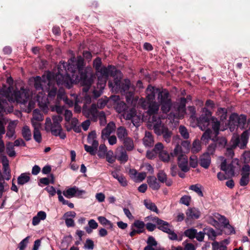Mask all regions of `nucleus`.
Returning a JSON list of instances; mask_svg holds the SVG:
<instances>
[{
  "label": "nucleus",
  "instance_id": "obj_1",
  "mask_svg": "<svg viewBox=\"0 0 250 250\" xmlns=\"http://www.w3.org/2000/svg\"><path fill=\"white\" fill-rule=\"evenodd\" d=\"M84 62L83 58L79 56L75 58H71L68 61L67 68L64 62H61L58 67V72L56 75L58 85H64L70 88L73 83L81 82L85 86L83 91L86 93L92 84L94 76L91 71L90 68L83 69Z\"/></svg>",
  "mask_w": 250,
  "mask_h": 250
},
{
  "label": "nucleus",
  "instance_id": "obj_2",
  "mask_svg": "<svg viewBox=\"0 0 250 250\" xmlns=\"http://www.w3.org/2000/svg\"><path fill=\"white\" fill-rule=\"evenodd\" d=\"M12 87L3 85L0 87V114L2 113H10L13 111V106L10 103L16 102L24 104L29 98L28 92L23 88L20 90L11 93Z\"/></svg>",
  "mask_w": 250,
  "mask_h": 250
},
{
  "label": "nucleus",
  "instance_id": "obj_3",
  "mask_svg": "<svg viewBox=\"0 0 250 250\" xmlns=\"http://www.w3.org/2000/svg\"><path fill=\"white\" fill-rule=\"evenodd\" d=\"M211 116V112L204 107L202 109V115L197 119L199 127L202 130H205L201 137V140L205 143H207L209 140L212 139L211 137L212 131L208 128L210 125L215 132V136H217L219 134L220 123L216 118Z\"/></svg>",
  "mask_w": 250,
  "mask_h": 250
},
{
  "label": "nucleus",
  "instance_id": "obj_4",
  "mask_svg": "<svg viewBox=\"0 0 250 250\" xmlns=\"http://www.w3.org/2000/svg\"><path fill=\"white\" fill-rule=\"evenodd\" d=\"M102 61L100 58H97L93 61V66L96 70V75L98 77V83L97 87L93 90V95L95 98L100 97L104 88L106 81L109 76L113 75V73L116 70L115 68L112 65L107 67H101Z\"/></svg>",
  "mask_w": 250,
  "mask_h": 250
},
{
  "label": "nucleus",
  "instance_id": "obj_5",
  "mask_svg": "<svg viewBox=\"0 0 250 250\" xmlns=\"http://www.w3.org/2000/svg\"><path fill=\"white\" fill-rule=\"evenodd\" d=\"M34 86L37 90H42L48 92L49 98H54L56 94L57 88L53 80L51 79L50 75H43L42 77L37 76L34 79Z\"/></svg>",
  "mask_w": 250,
  "mask_h": 250
},
{
  "label": "nucleus",
  "instance_id": "obj_6",
  "mask_svg": "<svg viewBox=\"0 0 250 250\" xmlns=\"http://www.w3.org/2000/svg\"><path fill=\"white\" fill-rule=\"evenodd\" d=\"M112 76L114 77V82L112 83L111 81H109L108 86L113 92H117L120 91L123 94H125L129 89L135 90L134 87L130 85L129 80L126 79L123 82L121 81L122 76L120 71L117 70H115Z\"/></svg>",
  "mask_w": 250,
  "mask_h": 250
},
{
  "label": "nucleus",
  "instance_id": "obj_7",
  "mask_svg": "<svg viewBox=\"0 0 250 250\" xmlns=\"http://www.w3.org/2000/svg\"><path fill=\"white\" fill-rule=\"evenodd\" d=\"M62 120V117L61 115L53 116L52 121L50 118H46L44 126L45 130L47 132H51L54 136H59L61 139H64L66 138V134L62 131L61 125Z\"/></svg>",
  "mask_w": 250,
  "mask_h": 250
},
{
  "label": "nucleus",
  "instance_id": "obj_8",
  "mask_svg": "<svg viewBox=\"0 0 250 250\" xmlns=\"http://www.w3.org/2000/svg\"><path fill=\"white\" fill-rule=\"evenodd\" d=\"M249 139V133L248 131H244L239 137L238 135H233L230 141V146L228 147L226 152V155L229 158L232 159L234 155L233 149L238 146L241 149L246 147Z\"/></svg>",
  "mask_w": 250,
  "mask_h": 250
},
{
  "label": "nucleus",
  "instance_id": "obj_9",
  "mask_svg": "<svg viewBox=\"0 0 250 250\" xmlns=\"http://www.w3.org/2000/svg\"><path fill=\"white\" fill-rule=\"evenodd\" d=\"M153 129L155 133L158 135H163V138L167 143H170L172 136V132L164 125L162 124L160 119L153 116L152 118Z\"/></svg>",
  "mask_w": 250,
  "mask_h": 250
},
{
  "label": "nucleus",
  "instance_id": "obj_10",
  "mask_svg": "<svg viewBox=\"0 0 250 250\" xmlns=\"http://www.w3.org/2000/svg\"><path fill=\"white\" fill-rule=\"evenodd\" d=\"M158 100L161 105V110L164 113L168 112L172 106V102L169 92L164 89L158 94Z\"/></svg>",
  "mask_w": 250,
  "mask_h": 250
},
{
  "label": "nucleus",
  "instance_id": "obj_11",
  "mask_svg": "<svg viewBox=\"0 0 250 250\" xmlns=\"http://www.w3.org/2000/svg\"><path fill=\"white\" fill-rule=\"evenodd\" d=\"M238 164V160L233 159L231 161L230 163H227V160L225 159L220 165V168L222 170L225 171V174L228 177H232L234 175L235 166L234 165Z\"/></svg>",
  "mask_w": 250,
  "mask_h": 250
},
{
  "label": "nucleus",
  "instance_id": "obj_12",
  "mask_svg": "<svg viewBox=\"0 0 250 250\" xmlns=\"http://www.w3.org/2000/svg\"><path fill=\"white\" fill-rule=\"evenodd\" d=\"M159 104L155 101L153 102H146V101H144L142 103V106L143 108L145 109L148 108V114L149 115H152L151 118V122L152 123V118L153 116H155L157 118L160 119L159 117H157V115H156L159 111Z\"/></svg>",
  "mask_w": 250,
  "mask_h": 250
},
{
  "label": "nucleus",
  "instance_id": "obj_13",
  "mask_svg": "<svg viewBox=\"0 0 250 250\" xmlns=\"http://www.w3.org/2000/svg\"><path fill=\"white\" fill-rule=\"evenodd\" d=\"M247 118L244 115L239 116L237 114H232L229 117V124L237 126L241 129L245 128L246 124Z\"/></svg>",
  "mask_w": 250,
  "mask_h": 250
},
{
  "label": "nucleus",
  "instance_id": "obj_14",
  "mask_svg": "<svg viewBox=\"0 0 250 250\" xmlns=\"http://www.w3.org/2000/svg\"><path fill=\"white\" fill-rule=\"evenodd\" d=\"M83 113L85 117L90 118L94 121L97 120L99 114L97 105L95 104H92L89 108H86L83 107Z\"/></svg>",
  "mask_w": 250,
  "mask_h": 250
},
{
  "label": "nucleus",
  "instance_id": "obj_15",
  "mask_svg": "<svg viewBox=\"0 0 250 250\" xmlns=\"http://www.w3.org/2000/svg\"><path fill=\"white\" fill-rule=\"evenodd\" d=\"M85 191L82 190H79L78 188L74 186L68 188L62 192L63 195L67 198H71L73 197L79 196L84 193Z\"/></svg>",
  "mask_w": 250,
  "mask_h": 250
},
{
  "label": "nucleus",
  "instance_id": "obj_16",
  "mask_svg": "<svg viewBox=\"0 0 250 250\" xmlns=\"http://www.w3.org/2000/svg\"><path fill=\"white\" fill-rule=\"evenodd\" d=\"M178 165L183 172H187L189 171L188 158L186 155H181L178 157Z\"/></svg>",
  "mask_w": 250,
  "mask_h": 250
},
{
  "label": "nucleus",
  "instance_id": "obj_17",
  "mask_svg": "<svg viewBox=\"0 0 250 250\" xmlns=\"http://www.w3.org/2000/svg\"><path fill=\"white\" fill-rule=\"evenodd\" d=\"M160 90L151 85H148L146 89V102H153L155 101V94L159 93Z\"/></svg>",
  "mask_w": 250,
  "mask_h": 250
},
{
  "label": "nucleus",
  "instance_id": "obj_18",
  "mask_svg": "<svg viewBox=\"0 0 250 250\" xmlns=\"http://www.w3.org/2000/svg\"><path fill=\"white\" fill-rule=\"evenodd\" d=\"M116 128L115 124L113 122H109L106 127L104 128L102 131V138L103 139H106L108 138L110 134L113 132Z\"/></svg>",
  "mask_w": 250,
  "mask_h": 250
},
{
  "label": "nucleus",
  "instance_id": "obj_19",
  "mask_svg": "<svg viewBox=\"0 0 250 250\" xmlns=\"http://www.w3.org/2000/svg\"><path fill=\"white\" fill-rule=\"evenodd\" d=\"M123 116L126 120H131L134 125L137 126V122L135 123V118H137V116H136V111L135 108H131L129 110L127 108L123 113Z\"/></svg>",
  "mask_w": 250,
  "mask_h": 250
},
{
  "label": "nucleus",
  "instance_id": "obj_20",
  "mask_svg": "<svg viewBox=\"0 0 250 250\" xmlns=\"http://www.w3.org/2000/svg\"><path fill=\"white\" fill-rule=\"evenodd\" d=\"M153 221L159 226L158 228L159 229L166 233L170 231L171 229L169 228V225L167 222L160 219L158 217L154 218Z\"/></svg>",
  "mask_w": 250,
  "mask_h": 250
},
{
  "label": "nucleus",
  "instance_id": "obj_21",
  "mask_svg": "<svg viewBox=\"0 0 250 250\" xmlns=\"http://www.w3.org/2000/svg\"><path fill=\"white\" fill-rule=\"evenodd\" d=\"M187 102L186 99L185 98H182L181 99V104L178 107V111L180 113L181 115H175L173 114L172 113H170V114L168 115V118H172V116H173V118H181V117L183 116L185 112V106H186V103Z\"/></svg>",
  "mask_w": 250,
  "mask_h": 250
},
{
  "label": "nucleus",
  "instance_id": "obj_22",
  "mask_svg": "<svg viewBox=\"0 0 250 250\" xmlns=\"http://www.w3.org/2000/svg\"><path fill=\"white\" fill-rule=\"evenodd\" d=\"M187 220L197 219L200 216V212L195 208H189L186 211Z\"/></svg>",
  "mask_w": 250,
  "mask_h": 250
},
{
  "label": "nucleus",
  "instance_id": "obj_23",
  "mask_svg": "<svg viewBox=\"0 0 250 250\" xmlns=\"http://www.w3.org/2000/svg\"><path fill=\"white\" fill-rule=\"evenodd\" d=\"M211 163L210 156L208 153H204L199 159L200 165L205 168H208Z\"/></svg>",
  "mask_w": 250,
  "mask_h": 250
},
{
  "label": "nucleus",
  "instance_id": "obj_24",
  "mask_svg": "<svg viewBox=\"0 0 250 250\" xmlns=\"http://www.w3.org/2000/svg\"><path fill=\"white\" fill-rule=\"evenodd\" d=\"M18 124L17 121H11L7 127V131L6 133V136L9 138H11L14 136V138H16L15 136V128Z\"/></svg>",
  "mask_w": 250,
  "mask_h": 250
},
{
  "label": "nucleus",
  "instance_id": "obj_25",
  "mask_svg": "<svg viewBox=\"0 0 250 250\" xmlns=\"http://www.w3.org/2000/svg\"><path fill=\"white\" fill-rule=\"evenodd\" d=\"M117 155L118 160L122 163H125L128 160L127 153L123 147H119L117 149Z\"/></svg>",
  "mask_w": 250,
  "mask_h": 250
},
{
  "label": "nucleus",
  "instance_id": "obj_26",
  "mask_svg": "<svg viewBox=\"0 0 250 250\" xmlns=\"http://www.w3.org/2000/svg\"><path fill=\"white\" fill-rule=\"evenodd\" d=\"M112 176L118 180L120 185L123 187H126L127 185V181L125 176L122 174H119L117 171H112Z\"/></svg>",
  "mask_w": 250,
  "mask_h": 250
},
{
  "label": "nucleus",
  "instance_id": "obj_27",
  "mask_svg": "<svg viewBox=\"0 0 250 250\" xmlns=\"http://www.w3.org/2000/svg\"><path fill=\"white\" fill-rule=\"evenodd\" d=\"M147 182L149 186L153 190H158L160 188L159 182L154 176H149L147 177Z\"/></svg>",
  "mask_w": 250,
  "mask_h": 250
},
{
  "label": "nucleus",
  "instance_id": "obj_28",
  "mask_svg": "<svg viewBox=\"0 0 250 250\" xmlns=\"http://www.w3.org/2000/svg\"><path fill=\"white\" fill-rule=\"evenodd\" d=\"M87 142L89 144L93 146L94 147L98 148L99 142L97 140L96 133L95 131L91 132L87 137Z\"/></svg>",
  "mask_w": 250,
  "mask_h": 250
},
{
  "label": "nucleus",
  "instance_id": "obj_29",
  "mask_svg": "<svg viewBox=\"0 0 250 250\" xmlns=\"http://www.w3.org/2000/svg\"><path fill=\"white\" fill-rule=\"evenodd\" d=\"M21 135L24 139L26 141L31 140L32 133L29 127L27 125H24L21 129Z\"/></svg>",
  "mask_w": 250,
  "mask_h": 250
},
{
  "label": "nucleus",
  "instance_id": "obj_30",
  "mask_svg": "<svg viewBox=\"0 0 250 250\" xmlns=\"http://www.w3.org/2000/svg\"><path fill=\"white\" fill-rule=\"evenodd\" d=\"M143 143L146 146H151L153 145V137L150 132H146L145 136L143 138Z\"/></svg>",
  "mask_w": 250,
  "mask_h": 250
},
{
  "label": "nucleus",
  "instance_id": "obj_31",
  "mask_svg": "<svg viewBox=\"0 0 250 250\" xmlns=\"http://www.w3.org/2000/svg\"><path fill=\"white\" fill-rule=\"evenodd\" d=\"M211 140L216 143V146H217L219 147H224L227 143V141L225 137H217L215 136V137L212 138Z\"/></svg>",
  "mask_w": 250,
  "mask_h": 250
},
{
  "label": "nucleus",
  "instance_id": "obj_32",
  "mask_svg": "<svg viewBox=\"0 0 250 250\" xmlns=\"http://www.w3.org/2000/svg\"><path fill=\"white\" fill-rule=\"evenodd\" d=\"M117 135L120 140H123L128 137V133L126 129L123 126H120L117 129Z\"/></svg>",
  "mask_w": 250,
  "mask_h": 250
},
{
  "label": "nucleus",
  "instance_id": "obj_33",
  "mask_svg": "<svg viewBox=\"0 0 250 250\" xmlns=\"http://www.w3.org/2000/svg\"><path fill=\"white\" fill-rule=\"evenodd\" d=\"M88 226L85 227L84 229L88 234L91 233L93 229H96L98 227V223L94 219L90 220L88 222Z\"/></svg>",
  "mask_w": 250,
  "mask_h": 250
},
{
  "label": "nucleus",
  "instance_id": "obj_34",
  "mask_svg": "<svg viewBox=\"0 0 250 250\" xmlns=\"http://www.w3.org/2000/svg\"><path fill=\"white\" fill-rule=\"evenodd\" d=\"M30 174L27 173H21L18 178V184L19 185H23L30 180Z\"/></svg>",
  "mask_w": 250,
  "mask_h": 250
},
{
  "label": "nucleus",
  "instance_id": "obj_35",
  "mask_svg": "<svg viewBox=\"0 0 250 250\" xmlns=\"http://www.w3.org/2000/svg\"><path fill=\"white\" fill-rule=\"evenodd\" d=\"M123 143L126 150L131 151L134 147L133 140L129 137H126L123 140Z\"/></svg>",
  "mask_w": 250,
  "mask_h": 250
},
{
  "label": "nucleus",
  "instance_id": "obj_36",
  "mask_svg": "<svg viewBox=\"0 0 250 250\" xmlns=\"http://www.w3.org/2000/svg\"><path fill=\"white\" fill-rule=\"evenodd\" d=\"M144 205L147 209L152 211L155 212L157 213H158V209L154 203H152L151 201L145 200L144 201Z\"/></svg>",
  "mask_w": 250,
  "mask_h": 250
},
{
  "label": "nucleus",
  "instance_id": "obj_37",
  "mask_svg": "<svg viewBox=\"0 0 250 250\" xmlns=\"http://www.w3.org/2000/svg\"><path fill=\"white\" fill-rule=\"evenodd\" d=\"M14 146L11 142H8L6 144V150L9 156L13 157L16 156V152L14 150Z\"/></svg>",
  "mask_w": 250,
  "mask_h": 250
},
{
  "label": "nucleus",
  "instance_id": "obj_38",
  "mask_svg": "<svg viewBox=\"0 0 250 250\" xmlns=\"http://www.w3.org/2000/svg\"><path fill=\"white\" fill-rule=\"evenodd\" d=\"M115 108L117 112L118 113H124V112L126 110L127 108V106L126 104L123 102H120L117 103L115 105Z\"/></svg>",
  "mask_w": 250,
  "mask_h": 250
},
{
  "label": "nucleus",
  "instance_id": "obj_39",
  "mask_svg": "<svg viewBox=\"0 0 250 250\" xmlns=\"http://www.w3.org/2000/svg\"><path fill=\"white\" fill-rule=\"evenodd\" d=\"M204 231L208 236L209 238L214 240L216 237V233L215 231L211 228H206L204 229Z\"/></svg>",
  "mask_w": 250,
  "mask_h": 250
},
{
  "label": "nucleus",
  "instance_id": "obj_40",
  "mask_svg": "<svg viewBox=\"0 0 250 250\" xmlns=\"http://www.w3.org/2000/svg\"><path fill=\"white\" fill-rule=\"evenodd\" d=\"M216 114L219 117H220L221 120L223 121L226 120L227 117V109L222 107L218 108Z\"/></svg>",
  "mask_w": 250,
  "mask_h": 250
},
{
  "label": "nucleus",
  "instance_id": "obj_41",
  "mask_svg": "<svg viewBox=\"0 0 250 250\" xmlns=\"http://www.w3.org/2000/svg\"><path fill=\"white\" fill-rule=\"evenodd\" d=\"M214 216L217 220L218 222L221 224L223 226L228 224V222H229L224 216L221 215L218 213H214Z\"/></svg>",
  "mask_w": 250,
  "mask_h": 250
},
{
  "label": "nucleus",
  "instance_id": "obj_42",
  "mask_svg": "<svg viewBox=\"0 0 250 250\" xmlns=\"http://www.w3.org/2000/svg\"><path fill=\"white\" fill-rule=\"evenodd\" d=\"M159 156L160 159L164 162H168L170 160V155L169 153L166 150L161 151L159 153Z\"/></svg>",
  "mask_w": 250,
  "mask_h": 250
},
{
  "label": "nucleus",
  "instance_id": "obj_43",
  "mask_svg": "<svg viewBox=\"0 0 250 250\" xmlns=\"http://www.w3.org/2000/svg\"><path fill=\"white\" fill-rule=\"evenodd\" d=\"M108 152L107 147L104 144H102L99 146L98 155L100 158H104L106 153Z\"/></svg>",
  "mask_w": 250,
  "mask_h": 250
},
{
  "label": "nucleus",
  "instance_id": "obj_44",
  "mask_svg": "<svg viewBox=\"0 0 250 250\" xmlns=\"http://www.w3.org/2000/svg\"><path fill=\"white\" fill-rule=\"evenodd\" d=\"M202 186L198 184L193 185L189 187V189L192 190L197 193L201 197L203 196V193L201 190Z\"/></svg>",
  "mask_w": 250,
  "mask_h": 250
},
{
  "label": "nucleus",
  "instance_id": "obj_45",
  "mask_svg": "<svg viewBox=\"0 0 250 250\" xmlns=\"http://www.w3.org/2000/svg\"><path fill=\"white\" fill-rule=\"evenodd\" d=\"M201 149V143L199 140H195L193 142L191 151L193 153L198 152Z\"/></svg>",
  "mask_w": 250,
  "mask_h": 250
},
{
  "label": "nucleus",
  "instance_id": "obj_46",
  "mask_svg": "<svg viewBox=\"0 0 250 250\" xmlns=\"http://www.w3.org/2000/svg\"><path fill=\"white\" fill-rule=\"evenodd\" d=\"M59 102H56L55 105L51 106L50 108L52 111H56L58 114H61L63 113L64 108L63 106L59 105Z\"/></svg>",
  "mask_w": 250,
  "mask_h": 250
},
{
  "label": "nucleus",
  "instance_id": "obj_47",
  "mask_svg": "<svg viewBox=\"0 0 250 250\" xmlns=\"http://www.w3.org/2000/svg\"><path fill=\"white\" fill-rule=\"evenodd\" d=\"M181 155H183L182 147L180 145H177L173 152L170 153V155L171 157H174L175 156L179 157Z\"/></svg>",
  "mask_w": 250,
  "mask_h": 250
},
{
  "label": "nucleus",
  "instance_id": "obj_48",
  "mask_svg": "<svg viewBox=\"0 0 250 250\" xmlns=\"http://www.w3.org/2000/svg\"><path fill=\"white\" fill-rule=\"evenodd\" d=\"M99 222L103 225L108 226L109 228H112L113 224L109 220H108L104 216H99L98 217Z\"/></svg>",
  "mask_w": 250,
  "mask_h": 250
},
{
  "label": "nucleus",
  "instance_id": "obj_49",
  "mask_svg": "<svg viewBox=\"0 0 250 250\" xmlns=\"http://www.w3.org/2000/svg\"><path fill=\"white\" fill-rule=\"evenodd\" d=\"M184 233L186 236L190 239H193L197 234V230L194 229H188L185 231Z\"/></svg>",
  "mask_w": 250,
  "mask_h": 250
},
{
  "label": "nucleus",
  "instance_id": "obj_50",
  "mask_svg": "<svg viewBox=\"0 0 250 250\" xmlns=\"http://www.w3.org/2000/svg\"><path fill=\"white\" fill-rule=\"evenodd\" d=\"M32 119L42 121L43 120V117L41 113L40 110L36 109L33 111V118Z\"/></svg>",
  "mask_w": 250,
  "mask_h": 250
},
{
  "label": "nucleus",
  "instance_id": "obj_51",
  "mask_svg": "<svg viewBox=\"0 0 250 250\" xmlns=\"http://www.w3.org/2000/svg\"><path fill=\"white\" fill-rule=\"evenodd\" d=\"M179 131L181 135L185 139L189 138V133L187 129L182 125H180L179 127Z\"/></svg>",
  "mask_w": 250,
  "mask_h": 250
},
{
  "label": "nucleus",
  "instance_id": "obj_52",
  "mask_svg": "<svg viewBox=\"0 0 250 250\" xmlns=\"http://www.w3.org/2000/svg\"><path fill=\"white\" fill-rule=\"evenodd\" d=\"M106 161L111 164L113 163L115 161V157L114 156L113 151L110 150L105 155Z\"/></svg>",
  "mask_w": 250,
  "mask_h": 250
},
{
  "label": "nucleus",
  "instance_id": "obj_53",
  "mask_svg": "<svg viewBox=\"0 0 250 250\" xmlns=\"http://www.w3.org/2000/svg\"><path fill=\"white\" fill-rule=\"evenodd\" d=\"M145 226V224L143 221H141L139 220H137L134 222L133 224L132 225V228L133 227H136L138 229H139L142 232L144 230V228Z\"/></svg>",
  "mask_w": 250,
  "mask_h": 250
},
{
  "label": "nucleus",
  "instance_id": "obj_54",
  "mask_svg": "<svg viewBox=\"0 0 250 250\" xmlns=\"http://www.w3.org/2000/svg\"><path fill=\"white\" fill-rule=\"evenodd\" d=\"M84 148L85 150L89 153L91 155H95L96 153L97 148V147H94L92 146H88L87 145H84Z\"/></svg>",
  "mask_w": 250,
  "mask_h": 250
},
{
  "label": "nucleus",
  "instance_id": "obj_55",
  "mask_svg": "<svg viewBox=\"0 0 250 250\" xmlns=\"http://www.w3.org/2000/svg\"><path fill=\"white\" fill-rule=\"evenodd\" d=\"M57 97L56 102H59L62 100L64 101L66 98L64 89L60 88L59 90L57 92Z\"/></svg>",
  "mask_w": 250,
  "mask_h": 250
},
{
  "label": "nucleus",
  "instance_id": "obj_56",
  "mask_svg": "<svg viewBox=\"0 0 250 250\" xmlns=\"http://www.w3.org/2000/svg\"><path fill=\"white\" fill-rule=\"evenodd\" d=\"M33 138L35 141L40 143L42 141V136L40 130H36L33 131Z\"/></svg>",
  "mask_w": 250,
  "mask_h": 250
},
{
  "label": "nucleus",
  "instance_id": "obj_57",
  "mask_svg": "<svg viewBox=\"0 0 250 250\" xmlns=\"http://www.w3.org/2000/svg\"><path fill=\"white\" fill-rule=\"evenodd\" d=\"M157 178L159 182L164 183L167 179V175L163 170H160L157 175Z\"/></svg>",
  "mask_w": 250,
  "mask_h": 250
},
{
  "label": "nucleus",
  "instance_id": "obj_58",
  "mask_svg": "<svg viewBox=\"0 0 250 250\" xmlns=\"http://www.w3.org/2000/svg\"><path fill=\"white\" fill-rule=\"evenodd\" d=\"M0 176L2 177L3 181L4 180H9L11 178V174L10 169H3V173L2 174L0 171Z\"/></svg>",
  "mask_w": 250,
  "mask_h": 250
},
{
  "label": "nucleus",
  "instance_id": "obj_59",
  "mask_svg": "<svg viewBox=\"0 0 250 250\" xmlns=\"http://www.w3.org/2000/svg\"><path fill=\"white\" fill-rule=\"evenodd\" d=\"M223 227L225 229V232L226 234L229 235L232 233H235L234 229L230 225H229V222H228V224L223 226Z\"/></svg>",
  "mask_w": 250,
  "mask_h": 250
},
{
  "label": "nucleus",
  "instance_id": "obj_60",
  "mask_svg": "<svg viewBox=\"0 0 250 250\" xmlns=\"http://www.w3.org/2000/svg\"><path fill=\"white\" fill-rule=\"evenodd\" d=\"M98 117L100 120V125L103 126L105 125L106 124V120L104 112L103 111L99 112Z\"/></svg>",
  "mask_w": 250,
  "mask_h": 250
},
{
  "label": "nucleus",
  "instance_id": "obj_61",
  "mask_svg": "<svg viewBox=\"0 0 250 250\" xmlns=\"http://www.w3.org/2000/svg\"><path fill=\"white\" fill-rule=\"evenodd\" d=\"M30 236H27L24 239H23L20 243L19 245V250H24L26 247L27 244L29 242V239Z\"/></svg>",
  "mask_w": 250,
  "mask_h": 250
},
{
  "label": "nucleus",
  "instance_id": "obj_62",
  "mask_svg": "<svg viewBox=\"0 0 250 250\" xmlns=\"http://www.w3.org/2000/svg\"><path fill=\"white\" fill-rule=\"evenodd\" d=\"M189 165L192 167L195 168L198 165V159L196 156H192L190 157Z\"/></svg>",
  "mask_w": 250,
  "mask_h": 250
},
{
  "label": "nucleus",
  "instance_id": "obj_63",
  "mask_svg": "<svg viewBox=\"0 0 250 250\" xmlns=\"http://www.w3.org/2000/svg\"><path fill=\"white\" fill-rule=\"evenodd\" d=\"M134 90L131 89L129 91L125 93L126 101L127 103L131 102L133 99V91Z\"/></svg>",
  "mask_w": 250,
  "mask_h": 250
},
{
  "label": "nucleus",
  "instance_id": "obj_64",
  "mask_svg": "<svg viewBox=\"0 0 250 250\" xmlns=\"http://www.w3.org/2000/svg\"><path fill=\"white\" fill-rule=\"evenodd\" d=\"M94 245L93 241L90 239H87L84 245V248L87 250H93L94 249Z\"/></svg>",
  "mask_w": 250,
  "mask_h": 250
}]
</instances>
